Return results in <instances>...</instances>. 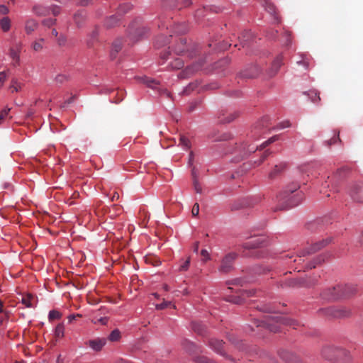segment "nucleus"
Listing matches in <instances>:
<instances>
[{
    "label": "nucleus",
    "instance_id": "1",
    "mask_svg": "<svg viewBox=\"0 0 363 363\" xmlns=\"http://www.w3.org/2000/svg\"><path fill=\"white\" fill-rule=\"evenodd\" d=\"M300 186L298 183L289 184L277 196V206L274 211L284 210L298 205L303 198L301 191H297Z\"/></svg>",
    "mask_w": 363,
    "mask_h": 363
},
{
    "label": "nucleus",
    "instance_id": "2",
    "mask_svg": "<svg viewBox=\"0 0 363 363\" xmlns=\"http://www.w3.org/2000/svg\"><path fill=\"white\" fill-rule=\"evenodd\" d=\"M255 323L257 327L266 328L273 333H277L281 325H290L294 328L299 325L296 320L281 315H268L264 320H257Z\"/></svg>",
    "mask_w": 363,
    "mask_h": 363
},
{
    "label": "nucleus",
    "instance_id": "3",
    "mask_svg": "<svg viewBox=\"0 0 363 363\" xmlns=\"http://www.w3.org/2000/svg\"><path fill=\"white\" fill-rule=\"evenodd\" d=\"M149 30L140 21H136L131 23L128 28V36L133 42H136L143 38Z\"/></svg>",
    "mask_w": 363,
    "mask_h": 363
},
{
    "label": "nucleus",
    "instance_id": "4",
    "mask_svg": "<svg viewBox=\"0 0 363 363\" xmlns=\"http://www.w3.org/2000/svg\"><path fill=\"white\" fill-rule=\"evenodd\" d=\"M238 257L236 252H229L226 254L220 260L218 271L220 273L227 274L233 270V264Z\"/></svg>",
    "mask_w": 363,
    "mask_h": 363
},
{
    "label": "nucleus",
    "instance_id": "5",
    "mask_svg": "<svg viewBox=\"0 0 363 363\" xmlns=\"http://www.w3.org/2000/svg\"><path fill=\"white\" fill-rule=\"evenodd\" d=\"M323 356L330 360L341 359L347 355L344 349L333 346H327L322 350Z\"/></svg>",
    "mask_w": 363,
    "mask_h": 363
},
{
    "label": "nucleus",
    "instance_id": "6",
    "mask_svg": "<svg viewBox=\"0 0 363 363\" xmlns=\"http://www.w3.org/2000/svg\"><path fill=\"white\" fill-rule=\"evenodd\" d=\"M351 199L357 203H363V182L352 184L348 189Z\"/></svg>",
    "mask_w": 363,
    "mask_h": 363
},
{
    "label": "nucleus",
    "instance_id": "7",
    "mask_svg": "<svg viewBox=\"0 0 363 363\" xmlns=\"http://www.w3.org/2000/svg\"><path fill=\"white\" fill-rule=\"evenodd\" d=\"M332 241L331 238H328L325 239H323L319 242H316L313 244L309 248L304 250L298 255L299 260H301V257L306 256V255H310L312 253H315L316 251L322 249L323 247L327 246Z\"/></svg>",
    "mask_w": 363,
    "mask_h": 363
},
{
    "label": "nucleus",
    "instance_id": "8",
    "mask_svg": "<svg viewBox=\"0 0 363 363\" xmlns=\"http://www.w3.org/2000/svg\"><path fill=\"white\" fill-rule=\"evenodd\" d=\"M326 314L333 318H347L351 315V310L345 306L330 307L325 309Z\"/></svg>",
    "mask_w": 363,
    "mask_h": 363
},
{
    "label": "nucleus",
    "instance_id": "9",
    "mask_svg": "<svg viewBox=\"0 0 363 363\" xmlns=\"http://www.w3.org/2000/svg\"><path fill=\"white\" fill-rule=\"evenodd\" d=\"M22 49V43H16L9 48V55L11 59V65L13 67L18 66L20 65V53Z\"/></svg>",
    "mask_w": 363,
    "mask_h": 363
},
{
    "label": "nucleus",
    "instance_id": "10",
    "mask_svg": "<svg viewBox=\"0 0 363 363\" xmlns=\"http://www.w3.org/2000/svg\"><path fill=\"white\" fill-rule=\"evenodd\" d=\"M337 290L340 293L341 299L348 298L356 294L357 287L352 284H338Z\"/></svg>",
    "mask_w": 363,
    "mask_h": 363
},
{
    "label": "nucleus",
    "instance_id": "11",
    "mask_svg": "<svg viewBox=\"0 0 363 363\" xmlns=\"http://www.w3.org/2000/svg\"><path fill=\"white\" fill-rule=\"evenodd\" d=\"M318 281V278L315 277L313 279H308L306 278H297L292 279L289 281V286L295 287V286H303V287H310L314 285Z\"/></svg>",
    "mask_w": 363,
    "mask_h": 363
},
{
    "label": "nucleus",
    "instance_id": "12",
    "mask_svg": "<svg viewBox=\"0 0 363 363\" xmlns=\"http://www.w3.org/2000/svg\"><path fill=\"white\" fill-rule=\"evenodd\" d=\"M337 288H338V284L325 289L321 294L323 298L328 301L341 299L340 293L337 290Z\"/></svg>",
    "mask_w": 363,
    "mask_h": 363
},
{
    "label": "nucleus",
    "instance_id": "13",
    "mask_svg": "<svg viewBox=\"0 0 363 363\" xmlns=\"http://www.w3.org/2000/svg\"><path fill=\"white\" fill-rule=\"evenodd\" d=\"M163 6L169 8H178L189 6L191 0H162Z\"/></svg>",
    "mask_w": 363,
    "mask_h": 363
},
{
    "label": "nucleus",
    "instance_id": "14",
    "mask_svg": "<svg viewBox=\"0 0 363 363\" xmlns=\"http://www.w3.org/2000/svg\"><path fill=\"white\" fill-rule=\"evenodd\" d=\"M261 72V69L257 65L250 66L249 68L240 72V77L242 78L251 79L257 77Z\"/></svg>",
    "mask_w": 363,
    "mask_h": 363
},
{
    "label": "nucleus",
    "instance_id": "15",
    "mask_svg": "<svg viewBox=\"0 0 363 363\" xmlns=\"http://www.w3.org/2000/svg\"><path fill=\"white\" fill-rule=\"evenodd\" d=\"M238 116V114L236 112L222 111L218 116V120L220 123H228L234 121Z\"/></svg>",
    "mask_w": 363,
    "mask_h": 363
},
{
    "label": "nucleus",
    "instance_id": "16",
    "mask_svg": "<svg viewBox=\"0 0 363 363\" xmlns=\"http://www.w3.org/2000/svg\"><path fill=\"white\" fill-rule=\"evenodd\" d=\"M269 122V118L267 116L264 117L261 121L257 122L256 124L254 125V135H259L262 133V129L268 128Z\"/></svg>",
    "mask_w": 363,
    "mask_h": 363
},
{
    "label": "nucleus",
    "instance_id": "17",
    "mask_svg": "<svg viewBox=\"0 0 363 363\" xmlns=\"http://www.w3.org/2000/svg\"><path fill=\"white\" fill-rule=\"evenodd\" d=\"M283 57L282 55H279L276 57V59L273 61L271 68L269 70L268 74L269 77L274 76L279 68L282 65Z\"/></svg>",
    "mask_w": 363,
    "mask_h": 363
},
{
    "label": "nucleus",
    "instance_id": "18",
    "mask_svg": "<svg viewBox=\"0 0 363 363\" xmlns=\"http://www.w3.org/2000/svg\"><path fill=\"white\" fill-rule=\"evenodd\" d=\"M106 341L105 339H94L91 340L87 342V345L94 351H100L103 348V347L105 345Z\"/></svg>",
    "mask_w": 363,
    "mask_h": 363
},
{
    "label": "nucleus",
    "instance_id": "19",
    "mask_svg": "<svg viewBox=\"0 0 363 363\" xmlns=\"http://www.w3.org/2000/svg\"><path fill=\"white\" fill-rule=\"evenodd\" d=\"M256 291L254 289L252 290H244L241 292L242 297H234L230 300V301L236 303L241 304L244 301L245 297H250L255 296Z\"/></svg>",
    "mask_w": 363,
    "mask_h": 363
},
{
    "label": "nucleus",
    "instance_id": "20",
    "mask_svg": "<svg viewBox=\"0 0 363 363\" xmlns=\"http://www.w3.org/2000/svg\"><path fill=\"white\" fill-rule=\"evenodd\" d=\"M186 51H189L186 45V40L184 38H180L174 48V52L177 55H182Z\"/></svg>",
    "mask_w": 363,
    "mask_h": 363
},
{
    "label": "nucleus",
    "instance_id": "21",
    "mask_svg": "<svg viewBox=\"0 0 363 363\" xmlns=\"http://www.w3.org/2000/svg\"><path fill=\"white\" fill-rule=\"evenodd\" d=\"M326 258L327 255H318L314 259H313V260H311L310 262L307 264L306 269H311L316 267L317 265L324 262Z\"/></svg>",
    "mask_w": 363,
    "mask_h": 363
},
{
    "label": "nucleus",
    "instance_id": "22",
    "mask_svg": "<svg viewBox=\"0 0 363 363\" xmlns=\"http://www.w3.org/2000/svg\"><path fill=\"white\" fill-rule=\"evenodd\" d=\"M279 355L283 360L289 363H300V360L294 354L288 351H283Z\"/></svg>",
    "mask_w": 363,
    "mask_h": 363
},
{
    "label": "nucleus",
    "instance_id": "23",
    "mask_svg": "<svg viewBox=\"0 0 363 363\" xmlns=\"http://www.w3.org/2000/svg\"><path fill=\"white\" fill-rule=\"evenodd\" d=\"M108 320L107 317H100L98 314V311L94 312L91 316V321L95 325H106Z\"/></svg>",
    "mask_w": 363,
    "mask_h": 363
},
{
    "label": "nucleus",
    "instance_id": "24",
    "mask_svg": "<svg viewBox=\"0 0 363 363\" xmlns=\"http://www.w3.org/2000/svg\"><path fill=\"white\" fill-rule=\"evenodd\" d=\"M286 167L285 163H280L276 164L273 169L271 170L268 174V177L270 179H274L277 175H279Z\"/></svg>",
    "mask_w": 363,
    "mask_h": 363
},
{
    "label": "nucleus",
    "instance_id": "25",
    "mask_svg": "<svg viewBox=\"0 0 363 363\" xmlns=\"http://www.w3.org/2000/svg\"><path fill=\"white\" fill-rule=\"evenodd\" d=\"M121 48H122L121 40L119 39L116 40L112 44V48H111V50L110 56H111V60H114L116 57L118 52L121 50Z\"/></svg>",
    "mask_w": 363,
    "mask_h": 363
},
{
    "label": "nucleus",
    "instance_id": "26",
    "mask_svg": "<svg viewBox=\"0 0 363 363\" xmlns=\"http://www.w3.org/2000/svg\"><path fill=\"white\" fill-rule=\"evenodd\" d=\"M21 302L26 307L33 308L35 306V298L31 294H27L22 297Z\"/></svg>",
    "mask_w": 363,
    "mask_h": 363
},
{
    "label": "nucleus",
    "instance_id": "27",
    "mask_svg": "<svg viewBox=\"0 0 363 363\" xmlns=\"http://www.w3.org/2000/svg\"><path fill=\"white\" fill-rule=\"evenodd\" d=\"M209 345L216 352L221 353L224 342L220 340L211 339L209 342Z\"/></svg>",
    "mask_w": 363,
    "mask_h": 363
},
{
    "label": "nucleus",
    "instance_id": "28",
    "mask_svg": "<svg viewBox=\"0 0 363 363\" xmlns=\"http://www.w3.org/2000/svg\"><path fill=\"white\" fill-rule=\"evenodd\" d=\"M33 11L36 15L39 16H47L50 13V8L37 5L33 7Z\"/></svg>",
    "mask_w": 363,
    "mask_h": 363
},
{
    "label": "nucleus",
    "instance_id": "29",
    "mask_svg": "<svg viewBox=\"0 0 363 363\" xmlns=\"http://www.w3.org/2000/svg\"><path fill=\"white\" fill-rule=\"evenodd\" d=\"M38 26V23L33 19H29L26 21V31L28 34L31 33L34 31Z\"/></svg>",
    "mask_w": 363,
    "mask_h": 363
},
{
    "label": "nucleus",
    "instance_id": "30",
    "mask_svg": "<svg viewBox=\"0 0 363 363\" xmlns=\"http://www.w3.org/2000/svg\"><path fill=\"white\" fill-rule=\"evenodd\" d=\"M132 5L129 3H123L119 5L118 7L117 14L121 16L125 14L128 11L131 10Z\"/></svg>",
    "mask_w": 363,
    "mask_h": 363
},
{
    "label": "nucleus",
    "instance_id": "31",
    "mask_svg": "<svg viewBox=\"0 0 363 363\" xmlns=\"http://www.w3.org/2000/svg\"><path fill=\"white\" fill-rule=\"evenodd\" d=\"M118 16L119 15L117 14L116 16H111L108 18H107L105 23L106 26L108 28L115 26L119 21Z\"/></svg>",
    "mask_w": 363,
    "mask_h": 363
},
{
    "label": "nucleus",
    "instance_id": "32",
    "mask_svg": "<svg viewBox=\"0 0 363 363\" xmlns=\"http://www.w3.org/2000/svg\"><path fill=\"white\" fill-rule=\"evenodd\" d=\"M307 95L313 103H318L320 101V94L316 90H311L307 93Z\"/></svg>",
    "mask_w": 363,
    "mask_h": 363
},
{
    "label": "nucleus",
    "instance_id": "33",
    "mask_svg": "<svg viewBox=\"0 0 363 363\" xmlns=\"http://www.w3.org/2000/svg\"><path fill=\"white\" fill-rule=\"evenodd\" d=\"M65 335V327L63 323H59L55 330V336L57 338H62Z\"/></svg>",
    "mask_w": 363,
    "mask_h": 363
},
{
    "label": "nucleus",
    "instance_id": "34",
    "mask_svg": "<svg viewBox=\"0 0 363 363\" xmlns=\"http://www.w3.org/2000/svg\"><path fill=\"white\" fill-rule=\"evenodd\" d=\"M85 15L83 11H79L74 15V20L75 23L79 26L84 19Z\"/></svg>",
    "mask_w": 363,
    "mask_h": 363
},
{
    "label": "nucleus",
    "instance_id": "35",
    "mask_svg": "<svg viewBox=\"0 0 363 363\" xmlns=\"http://www.w3.org/2000/svg\"><path fill=\"white\" fill-rule=\"evenodd\" d=\"M0 26L1 29L6 32L10 29L11 21L8 17H4L0 21Z\"/></svg>",
    "mask_w": 363,
    "mask_h": 363
},
{
    "label": "nucleus",
    "instance_id": "36",
    "mask_svg": "<svg viewBox=\"0 0 363 363\" xmlns=\"http://www.w3.org/2000/svg\"><path fill=\"white\" fill-rule=\"evenodd\" d=\"M187 31V27L184 23H178L174 26V32L178 34H184Z\"/></svg>",
    "mask_w": 363,
    "mask_h": 363
},
{
    "label": "nucleus",
    "instance_id": "37",
    "mask_svg": "<svg viewBox=\"0 0 363 363\" xmlns=\"http://www.w3.org/2000/svg\"><path fill=\"white\" fill-rule=\"evenodd\" d=\"M264 6L265 8V10L270 14L272 15H275L276 14V8L274 6V5L267 1V0H265L264 1Z\"/></svg>",
    "mask_w": 363,
    "mask_h": 363
},
{
    "label": "nucleus",
    "instance_id": "38",
    "mask_svg": "<svg viewBox=\"0 0 363 363\" xmlns=\"http://www.w3.org/2000/svg\"><path fill=\"white\" fill-rule=\"evenodd\" d=\"M246 204L242 201L238 200L235 201L234 202L231 203L230 205V208L231 211H237L240 208H242L243 207H245Z\"/></svg>",
    "mask_w": 363,
    "mask_h": 363
},
{
    "label": "nucleus",
    "instance_id": "39",
    "mask_svg": "<svg viewBox=\"0 0 363 363\" xmlns=\"http://www.w3.org/2000/svg\"><path fill=\"white\" fill-rule=\"evenodd\" d=\"M143 82L147 84V86H148L149 87H151L152 89H156L157 86L158 85L157 82L147 77H145L143 78Z\"/></svg>",
    "mask_w": 363,
    "mask_h": 363
},
{
    "label": "nucleus",
    "instance_id": "40",
    "mask_svg": "<svg viewBox=\"0 0 363 363\" xmlns=\"http://www.w3.org/2000/svg\"><path fill=\"white\" fill-rule=\"evenodd\" d=\"M181 262H182V263L179 267V271H180V272L187 271L189 267V265H190V262H191L190 257H189L186 260L182 259Z\"/></svg>",
    "mask_w": 363,
    "mask_h": 363
},
{
    "label": "nucleus",
    "instance_id": "41",
    "mask_svg": "<svg viewBox=\"0 0 363 363\" xmlns=\"http://www.w3.org/2000/svg\"><path fill=\"white\" fill-rule=\"evenodd\" d=\"M62 316V314L56 311V310H52L49 312L48 318L50 321H52L53 320H57L60 319Z\"/></svg>",
    "mask_w": 363,
    "mask_h": 363
},
{
    "label": "nucleus",
    "instance_id": "42",
    "mask_svg": "<svg viewBox=\"0 0 363 363\" xmlns=\"http://www.w3.org/2000/svg\"><path fill=\"white\" fill-rule=\"evenodd\" d=\"M121 337V333L118 329L113 330L109 335L108 339L111 341H118Z\"/></svg>",
    "mask_w": 363,
    "mask_h": 363
},
{
    "label": "nucleus",
    "instance_id": "43",
    "mask_svg": "<svg viewBox=\"0 0 363 363\" xmlns=\"http://www.w3.org/2000/svg\"><path fill=\"white\" fill-rule=\"evenodd\" d=\"M183 61L179 58L175 59V60L170 64V66L172 69H180L183 67Z\"/></svg>",
    "mask_w": 363,
    "mask_h": 363
},
{
    "label": "nucleus",
    "instance_id": "44",
    "mask_svg": "<svg viewBox=\"0 0 363 363\" xmlns=\"http://www.w3.org/2000/svg\"><path fill=\"white\" fill-rule=\"evenodd\" d=\"M180 145L186 148H189L191 147V143L189 140L184 135H182L179 139Z\"/></svg>",
    "mask_w": 363,
    "mask_h": 363
},
{
    "label": "nucleus",
    "instance_id": "45",
    "mask_svg": "<svg viewBox=\"0 0 363 363\" xmlns=\"http://www.w3.org/2000/svg\"><path fill=\"white\" fill-rule=\"evenodd\" d=\"M337 141L340 142V139L339 138V132L335 133V135L329 140L326 141V145L330 147L333 144L336 143Z\"/></svg>",
    "mask_w": 363,
    "mask_h": 363
},
{
    "label": "nucleus",
    "instance_id": "46",
    "mask_svg": "<svg viewBox=\"0 0 363 363\" xmlns=\"http://www.w3.org/2000/svg\"><path fill=\"white\" fill-rule=\"evenodd\" d=\"M44 40L43 38L40 39L38 41H35L33 44V48L35 51L39 52L43 49V42Z\"/></svg>",
    "mask_w": 363,
    "mask_h": 363
},
{
    "label": "nucleus",
    "instance_id": "47",
    "mask_svg": "<svg viewBox=\"0 0 363 363\" xmlns=\"http://www.w3.org/2000/svg\"><path fill=\"white\" fill-rule=\"evenodd\" d=\"M69 76L66 74H58L56 78L55 81L57 83L62 84L65 82H67L69 80Z\"/></svg>",
    "mask_w": 363,
    "mask_h": 363
},
{
    "label": "nucleus",
    "instance_id": "48",
    "mask_svg": "<svg viewBox=\"0 0 363 363\" xmlns=\"http://www.w3.org/2000/svg\"><path fill=\"white\" fill-rule=\"evenodd\" d=\"M201 255L202 257V261L203 262H206L208 260L211 259L210 254H209V252L206 250H204V249L201 250Z\"/></svg>",
    "mask_w": 363,
    "mask_h": 363
},
{
    "label": "nucleus",
    "instance_id": "49",
    "mask_svg": "<svg viewBox=\"0 0 363 363\" xmlns=\"http://www.w3.org/2000/svg\"><path fill=\"white\" fill-rule=\"evenodd\" d=\"M10 110H11L10 108H6L1 111V113H0V123H1V121H3L4 120H5Z\"/></svg>",
    "mask_w": 363,
    "mask_h": 363
},
{
    "label": "nucleus",
    "instance_id": "50",
    "mask_svg": "<svg viewBox=\"0 0 363 363\" xmlns=\"http://www.w3.org/2000/svg\"><path fill=\"white\" fill-rule=\"evenodd\" d=\"M192 328L195 332L199 334H201L203 330V326L198 323H193Z\"/></svg>",
    "mask_w": 363,
    "mask_h": 363
},
{
    "label": "nucleus",
    "instance_id": "51",
    "mask_svg": "<svg viewBox=\"0 0 363 363\" xmlns=\"http://www.w3.org/2000/svg\"><path fill=\"white\" fill-rule=\"evenodd\" d=\"M259 242L258 240H254L252 242H247L244 245L245 248H255L259 246Z\"/></svg>",
    "mask_w": 363,
    "mask_h": 363
},
{
    "label": "nucleus",
    "instance_id": "52",
    "mask_svg": "<svg viewBox=\"0 0 363 363\" xmlns=\"http://www.w3.org/2000/svg\"><path fill=\"white\" fill-rule=\"evenodd\" d=\"M193 185H194V190L196 191V193H198V194L202 193V188H201V186L200 185V184L199 183L198 179H194V181H193Z\"/></svg>",
    "mask_w": 363,
    "mask_h": 363
},
{
    "label": "nucleus",
    "instance_id": "53",
    "mask_svg": "<svg viewBox=\"0 0 363 363\" xmlns=\"http://www.w3.org/2000/svg\"><path fill=\"white\" fill-rule=\"evenodd\" d=\"M56 23V19L55 18H47L43 21L42 23L45 26L50 27Z\"/></svg>",
    "mask_w": 363,
    "mask_h": 363
},
{
    "label": "nucleus",
    "instance_id": "54",
    "mask_svg": "<svg viewBox=\"0 0 363 363\" xmlns=\"http://www.w3.org/2000/svg\"><path fill=\"white\" fill-rule=\"evenodd\" d=\"M197 363H216L213 360L208 359L206 357H200L196 359Z\"/></svg>",
    "mask_w": 363,
    "mask_h": 363
},
{
    "label": "nucleus",
    "instance_id": "55",
    "mask_svg": "<svg viewBox=\"0 0 363 363\" xmlns=\"http://www.w3.org/2000/svg\"><path fill=\"white\" fill-rule=\"evenodd\" d=\"M50 13H52L54 16H57L60 12V9L57 6H50Z\"/></svg>",
    "mask_w": 363,
    "mask_h": 363
},
{
    "label": "nucleus",
    "instance_id": "56",
    "mask_svg": "<svg viewBox=\"0 0 363 363\" xmlns=\"http://www.w3.org/2000/svg\"><path fill=\"white\" fill-rule=\"evenodd\" d=\"M170 304H171V302H169V301H163L160 304H157L156 305V308L158 309V310H162V309L166 308Z\"/></svg>",
    "mask_w": 363,
    "mask_h": 363
},
{
    "label": "nucleus",
    "instance_id": "57",
    "mask_svg": "<svg viewBox=\"0 0 363 363\" xmlns=\"http://www.w3.org/2000/svg\"><path fill=\"white\" fill-rule=\"evenodd\" d=\"M67 42V38L64 35H60L58 38H57V44L60 45V46H64L65 45Z\"/></svg>",
    "mask_w": 363,
    "mask_h": 363
},
{
    "label": "nucleus",
    "instance_id": "58",
    "mask_svg": "<svg viewBox=\"0 0 363 363\" xmlns=\"http://www.w3.org/2000/svg\"><path fill=\"white\" fill-rule=\"evenodd\" d=\"M291 125L289 121H283V122H281L279 123V125H277V128L279 129H283V128H288Z\"/></svg>",
    "mask_w": 363,
    "mask_h": 363
},
{
    "label": "nucleus",
    "instance_id": "59",
    "mask_svg": "<svg viewBox=\"0 0 363 363\" xmlns=\"http://www.w3.org/2000/svg\"><path fill=\"white\" fill-rule=\"evenodd\" d=\"M191 213H192V215L194 216H198L199 213V203H196L193 208H192V211H191Z\"/></svg>",
    "mask_w": 363,
    "mask_h": 363
},
{
    "label": "nucleus",
    "instance_id": "60",
    "mask_svg": "<svg viewBox=\"0 0 363 363\" xmlns=\"http://www.w3.org/2000/svg\"><path fill=\"white\" fill-rule=\"evenodd\" d=\"M269 154L270 153L268 151H266L265 152L263 153L258 162H257L256 161L255 162L257 163V165L261 164L265 160V159L269 155Z\"/></svg>",
    "mask_w": 363,
    "mask_h": 363
},
{
    "label": "nucleus",
    "instance_id": "61",
    "mask_svg": "<svg viewBox=\"0 0 363 363\" xmlns=\"http://www.w3.org/2000/svg\"><path fill=\"white\" fill-rule=\"evenodd\" d=\"M196 69H197V68L194 69V68H192V67H186L184 71H183L182 72L180 73L179 77H184V74L185 72H186L187 74H190V73L194 72Z\"/></svg>",
    "mask_w": 363,
    "mask_h": 363
},
{
    "label": "nucleus",
    "instance_id": "62",
    "mask_svg": "<svg viewBox=\"0 0 363 363\" xmlns=\"http://www.w3.org/2000/svg\"><path fill=\"white\" fill-rule=\"evenodd\" d=\"M277 140H278V135H275V136H273L272 138H270L268 140H267L266 142H264L262 145L264 147H266L267 145H268L269 144H271L272 143H274V141H276Z\"/></svg>",
    "mask_w": 363,
    "mask_h": 363
},
{
    "label": "nucleus",
    "instance_id": "63",
    "mask_svg": "<svg viewBox=\"0 0 363 363\" xmlns=\"http://www.w3.org/2000/svg\"><path fill=\"white\" fill-rule=\"evenodd\" d=\"M11 89H12V91H18V89L20 86H18V83L16 80H12V85L11 86Z\"/></svg>",
    "mask_w": 363,
    "mask_h": 363
},
{
    "label": "nucleus",
    "instance_id": "64",
    "mask_svg": "<svg viewBox=\"0 0 363 363\" xmlns=\"http://www.w3.org/2000/svg\"><path fill=\"white\" fill-rule=\"evenodd\" d=\"M6 79V74L5 72H0V86H2Z\"/></svg>",
    "mask_w": 363,
    "mask_h": 363
}]
</instances>
